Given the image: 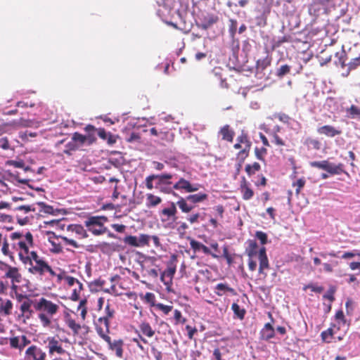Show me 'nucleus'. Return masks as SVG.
I'll list each match as a JSON object with an SVG mask.
<instances>
[{
  "label": "nucleus",
  "mask_w": 360,
  "mask_h": 360,
  "mask_svg": "<svg viewBox=\"0 0 360 360\" xmlns=\"http://www.w3.org/2000/svg\"><path fill=\"white\" fill-rule=\"evenodd\" d=\"M11 250L18 252L20 261L25 266L29 265L27 271L33 275L41 277L46 274H54L49 262L40 257L36 251H30L34 245L33 236L30 232L25 235L22 232H13L10 235Z\"/></svg>",
  "instance_id": "f257e3e1"
},
{
  "label": "nucleus",
  "mask_w": 360,
  "mask_h": 360,
  "mask_svg": "<svg viewBox=\"0 0 360 360\" xmlns=\"http://www.w3.org/2000/svg\"><path fill=\"white\" fill-rule=\"evenodd\" d=\"M34 309L39 312L38 319L44 328L50 327L52 317L59 310V305L52 301L41 297L34 300Z\"/></svg>",
  "instance_id": "f03ea898"
},
{
  "label": "nucleus",
  "mask_w": 360,
  "mask_h": 360,
  "mask_svg": "<svg viewBox=\"0 0 360 360\" xmlns=\"http://www.w3.org/2000/svg\"><path fill=\"white\" fill-rule=\"evenodd\" d=\"M248 246L245 248V254L248 257H254L258 253L259 261V272L263 273V271L269 268V259L264 247L261 248L258 250V245L255 240H248L247 241Z\"/></svg>",
  "instance_id": "7ed1b4c3"
},
{
  "label": "nucleus",
  "mask_w": 360,
  "mask_h": 360,
  "mask_svg": "<svg viewBox=\"0 0 360 360\" xmlns=\"http://www.w3.org/2000/svg\"><path fill=\"white\" fill-rule=\"evenodd\" d=\"M208 195L205 193L191 194L185 198L179 197L176 205L183 213H189L194 208V205L206 200Z\"/></svg>",
  "instance_id": "20e7f679"
},
{
  "label": "nucleus",
  "mask_w": 360,
  "mask_h": 360,
  "mask_svg": "<svg viewBox=\"0 0 360 360\" xmlns=\"http://www.w3.org/2000/svg\"><path fill=\"white\" fill-rule=\"evenodd\" d=\"M108 221V217L105 216H89L84 224L93 235L100 236L105 232L106 228L104 224Z\"/></svg>",
  "instance_id": "39448f33"
},
{
  "label": "nucleus",
  "mask_w": 360,
  "mask_h": 360,
  "mask_svg": "<svg viewBox=\"0 0 360 360\" xmlns=\"http://www.w3.org/2000/svg\"><path fill=\"white\" fill-rule=\"evenodd\" d=\"M176 205V202H172L169 207L162 209L159 213L160 221L166 228L173 229L174 227V222L177 219Z\"/></svg>",
  "instance_id": "423d86ee"
},
{
  "label": "nucleus",
  "mask_w": 360,
  "mask_h": 360,
  "mask_svg": "<svg viewBox=\"0 0 360 360\" xmlns=\"http://www.w3.org/2000/svg\"><path fill=\"white\" fill-rule=\"evenodd\" d=\"M174 177V175L170 173H162L160 174H155V188L158 189L161 193L165 194H172L176 196L177 194L174 193L172 188L169 187L172 182L171 179Z\"/></svg>",
  "instance_id": "0eeeda50"
},
{
  "label": "nucleus",
  "mask_w": 360,
  "mask_h": 360,
  "mask_svg": "<svg viewBox=\"0 0 360 360\" xmlns=\"http://www.w3.org/2000/svg\"><path fill=\"white\" fill-rule=\"evenodd\" d=\"M312 167L326 171L330 175L340 174L344 172V166L342 163L335 165L328 160L314 161L309 163Z\"/></svg>",
  "instance_id": "6e6552de"
},
{
  "label": "nucleus",
  "mask_w": 360,
  "mask_h": 360,
  "mask_svg": "<svg viewBox=\"0 0 360 360\" xmlns=\"http://www.w3.org/2000/svg\"><path fill=\"white\" fill-rule=\"evenodd\" d=\"M236 141L243 146L242 150H240L236 155V158L239 162V167H240L245 160L249 156L252 143L250 141L248 134L245 133H242L238 136L236 139Z\"/></svg>",
  "instance_id": "1a4fd4ad"
},
{
  "label": "nucleus",
  "mask_w": 360,
  "mask_h": 360,
  "mask_svg": "<svg viewBox=\"0 0 360 360\" xmlns=\"http://www.w3.org/2000/svg\"><path fill=\"white\" fill-rule=\"evenodd\" d=\"M95 328L98 335L105 341L109 340L110 322L107 318L99 317L94 321Z\"/></svg>",
  "instance_id": "9d476101"
},
{
  "label": "nucleus",
  "mask_w": 360,
  "mask_h": 360,
  "mask_svg": "<svg viewBox=\"0 0 360 360\" xmlns=\"http://www.w3.org/2000/svg\"><path fill=\"white\" fill-rule=\"evenodd\" d=\"M46 353L39 347L31 345L25 352V360H45Z\"/></svg>",
  "instance_id": "9b49d317"
},
{
  "label": "nucleus",
  "mask_w": 360,
  "mask_h": 360,
  "mask_svg": "<svg viewBox=\"0 0 360 360\" xmlns=\"http://www.w3.org/2000/svg\"><path fill=\"white\" fill-rule=\"evenodd\" d=\"M172 189L184 191L186 193H192L199 189L198 184H192L184 178H180L174 185Z\"/></svg>",
  "instance_id": "f8f14e48"
},
{
  "label": "nucleus",
  "mask_w": 360,
  "mask_h": 360,
  "mask_svg": "<svg viewBox=\"0 0 360 360\" xmlns=\"http://www.w3.org/2000/svg\"><path fill=\"white\" fill-rule=\"evenodd\" d=\"M6 268L5 277L11 279L13 287L16 288L15 284L21 283L22 280L20 269L18 267L10 265H6Z\"/></svg>",
  "instance_id": "ddd939ff"
},
{
  "label": "nucleus",
  "mask_w": 360,
  "mask_h": 360,
  "mask_svg": "<svg viewBox=\"0 0 360 360\" xmlns=\"http://www.w3.org/2000/svg\"><path fill=\"white\" fill-rule=\"evenodd\" d=\"M49 355L63 354L65 353V350L63 348L61 342L56 339L55 337H49L47 338Z\"/></svg>",
  "instance_id": "4468645a"
},
{
  "label": "nucleus",
  "mask_w": 360,
  "mask_h": 360,
  "mask_svg": "<svg viewBox=\"0 0 360 360\" xmlns=\"http://www.w3.org/2000/svg\"><path fill=\"white\" fill-rule=\"evenodd\" d=\"M328 6V5L321 2L320 1L312 0V2L309 6L308 12L310 15L316 18L321 13L327 11Z\"/></svg>",
  "instance_id": "2eb2a0df"
},
{
  "label": "nucleus",
  "mask_w": 360,
  "mask_h": 360,
  "mask_svg": "<svg viewBox=\"0 0 360 360\" xmlns=\"http://www.w3.org/2000/svg\"><path fill=\"white\" fill-rule=\"evenodd\" d=\"M177 262V255L173 254L170 257V259L168 262L167 267L165 271L161 275V280L164 281V278L165 276L169 278V282L172 281V279L174 275L176 273V262Z\"/></svg>",
  "instance_id": "dca6fc26"
},
{
  "label": "nucleus",
  "mask_w": 360,
  "mask_h": 360,
  "mask_svg": "<svg viewBox=\"0 0 360 360\" xmlns=\"http://www.w3.org/2000/svg\"><path fill=\"white\" fill-rule=\"evenodd\" d=\"M105 342L108 345L109 349H110L112 352H115L116 356L118 358L123 357L124 341L122 340L119 339L112 341L110 337L109 336V340Z\"/></svg>",
  "instance_id": "f3484780"
},
{
  "label": "nucleus",
  "mask_w": 360,
  "mask_h": 360,
  "mask_svg": "<svg viewBox=\"0 0 360 360\" xmlns=\"http://www.w3.org/2000/svg\"><path fill=\"white\" fill-rule=\"evenodd\" d=\"M317 132L321 135H325L328 137H335L342 134V131L332 125H323L317 129Z\"/></svg>",
  "instance_id": "a211bd4d"
},
{
  "label": "nucleus",
  "mask_w": 360,
  "mask_h": 360,
  "mask_svg": "<svg viewBox=\"0 0 360 360\" xmlns=\"http://www.w3.org/2000/svg\"><path fill=\"white\" fill-rule=\"evenodd\" d=\"M239 190L242 194L243 199L245 200L251 199L254 195V191L250 188V184L247 181L245 177L242 178Z\"/></svg>",
  "instance_id": "6ab92c4d"
},
{
  "label": "nucleus",
  "mask_w": 360,
  "mask_h": 360,
  "mask_svg": "<svg viewBox=\"0 0 360 360\" xmlns=\"http://www.w3.org/2000/svg\"><path fill=\"white\" fill-rule=\"evenodd\" d=\"M26 300H24L20 307V310L21 312V315L26 319H29L31 318L33 314V311L31 309L32 306H34V301L28 299L25 297Z\"/></svg>",
  "instance_id": "aec40b11"
},
{
  "label": "nucleus",
  "mask_w": 360,
  "mask_h": 360,
  "mask_svg": "<svg viewBox=\"0 0 360 360\" xmlns=\"http://www.w3.org/2000/svg\"><path fill=\"white\" fill-rule=\"evenodd\" d=\"M150 135L158 136L162 140H167L169 135V129L168 127H162L158 124L149 130Z\"/></svg>",
  "instance_id": "412c9836"
},
{
  "label": "nucleus",
  "mask_w": 360,
  "mask_h": 360,
  "mask_svg": "<svg viewBox=\"0 0 360 360\" xmlns=\"http://www.w3.org/2000/svg\"><path fill=\"white\" fill-rule=\"evenodd\" d=\"M64 321L67 326L72 330L73 335H77L82 328L81 325L77 323L69 313L65 314Z\"/></svg>",
  "instance_id": "4be33fe9"
},
{
  "label": "nucleus",
  "mask_w": 360,
  "mask_h": 360,
  "mask_svg": "<svg viewBox=\"0 0 360 360\" xmlns=\"http://www.w3.org/2000/svg\"><path fill=\"white\" fill-rule=\"evenodd\" d=\"M190 245L195 252L202 250L206 255H211L213 258H217L218 257L217 255L212 253L210 250L206 245L194 239H191L190 240Z\"/></svg>",
  "instance_id": "5701e85b"
},
{
  "label": "nucleus",
  "mask_w": 360,
  "mask_h": 360,
  "mask_svg": "<svg viewBox=\"0 0 360 360\" xmlns=\"http://www.w3.org/2000/svg\"><path fill=\"white\" fill-rule=\"evenodd\" d=\"M219 133L221 136L222 140L226 141L230 143L233 142L235 136V132L233 129H231L229 124H226L223 127H221Z\"/></svg>",
  "instance_id": "b1692460"
},
{
  "label": "nucleus",
  "mask_w": 360,
  "mask_h": 360,
  "mask_svg": "<svg viewBox=\"0 0 360 360\" xmlns=\"http://www.w3.org/2000/svg\"><path fill=\"white\" fill-rule=\"evenodd\" d=\"M334 63L336 66H340L342 68L347 66V54L343 49H340V51L335 52L334 55Z\"/></svg>",
  "instance_id": "393cba45"
},
{
  "label": "nucleus",
  "mask_w": 360,
  "mask_h": 360,
  "mask_svg": "<svg viewBox=\"0 0 360 360\" xmlns=\"http://www.w3.org/2000/svg\"><path fill=\"white\" fill-rule=\"evenodd\" d=\"M214 292L218 296H222L226 292H229L233 295H236L237 294L235 289L229 287L226 283H218L216 285Z\"/></svg>",
  "instance_id": "a878e982"
},
{
  "label": "nucleus",
  "mask_w": 360,
  "mask_h": 360,
  "mask_svg": "<svg viewBox=\"0 0 360 360\" xmlns=\"http://www.w3.org/2000/svg\"><path fill=\"white\" fill-rule=\"evenodd\" d=\"M68 230L75 233L79 238L83 239L87 238L89 236L84 226L80 224H71L68 227Z\"/></svg>",
  "instance_id": "bb28decb"
},
{
  "label": "nucleus",
  "mask_w": 360,
  "mask_h": 360,
  "mask_svg": "<svg viewBox=\"0 0 360 360\" xmlns=\"http://www.w3.org/2000/svg\"><path fill=\"white\" fill-rule=\"evenodd\" d=\"M84 131L88 134L87 135H85L86 143L87 145L89 146L96 142V137L95 136V127L91 124H88L84 127Z\"/></svg>",
  "instance_id": "cd10ccee"
},
{
  "label": "nucleus",
  "mask_w": 360,
  "mask_h": 360,
  "mask_svg": "<svg viewBox=\"0 0 360 360\" xmlns=\"http://www.w3.org/2000/svg\"><path fill=\"white\" fill-rule=\"evenodd\" d=\"M261 336L265 340H269L275 336L274 329L271 323H267L264 325L261 331Z\"/></svg>",
  "instance_id": "c85d7f7f"
},
{
  "label": "nucleus",
  "mask_w": 360,
  "mask_h": 360,
  "mask_svg": "<svg viewBox=\"0 0 360 360\" xmlns=\"http://www.w3.org/2000/svg\"><path fill=\"white\" fill-rule=\"evenodd\" d=\"M139 327L141 333L148 338H152L155 335V330L152 328L148 322L142 321Z\"/></svg>",
  "instance_id": "c756f323"
},
{
  "label": "nucleus",
  "mask_w": 360,
  "mask_h": 360,
  "mask_svg": "<svg viewBox=\"0 0 360 360\" xmlns=\"http://www.w3.org/2000/svg\"><path fill=\"white\" fill-rule=\"evenodd\" d=\"M13 308V303L10 300L4 301L0 297V313L4 315H10Z\"/></svg>",
  "instance_id": "7c9ffc66"
},
{
  "label": "nucleus",
  "mask_w": 360,
  "mask_h": 360,
  "mask_svg": "<svg viewBox=\"0 0 360 360\" xmlns=\"http://www.w3.org/2000/svg\"><path fill=\"white\" fill-rule=\"evenodd\" d=\"M219 20V18L217 15L209 14L205 16L201 24V27L204 30H207L212 25L216 23Z\"/></svg>",
  "instance_id": "2f4dec72"
},
{
  "label": "nucleus",
  "mask_w": 360,
  "mask_h": 360,
  "mask_svg": "<svg viewBox=\"0 0 360 360\" xmlns=\"http://www.w3.org/2000/svg\"><path fill=\"white\" fill-rule=\"evenodd\" d=\"M146 205L147 207H156L162 202V198L159 196L155 195L153 193H147Z\"/></svg>",
  "instance_id": "473e14b6"
},
{
  "label": "nucleus",
  "mask_w": 360,
  "mask_h": 360,
  "mask_svg": "<svg viewBox=\"0 0 360 360\" xmlns=\"http://www.w3.org/2000/svg\"><path fill=\"white\" fill-rule=\"evenodd\" d=\"M1 245V252L4 255L8 256L10 259L12 260L14 259V252L12 251L11 249H10L9 246L11 245V243H9L7 238H4L3 239V242Z\"/></svg>",
  "instance_id": "72a5a7b5"
},
{
  "label": "nucleus",
  "mask_w": 360,
  "mask_h": 360,
  "mask_svg": "<svg viewBox=\"0 0 360 360\" xmlns=\"http://www.w3.org/2000/svg\"><path fill=\"white\" fill-rule=\"evenodd\" d=\"M304 145L308 148L319 150L321 149V142L316 139L311 137H308L304 141Z\"/></svg>",
  "instance_id": "f704fd0d"
},
{
  "label": "nucleus",
  "mask_w": 360,
  "mask_h": 360,
  "mask_svg": "<svg viewBox=\"0 0 360 360\" xmlns=\"http://www.w3.org/2000/svg\"><path fill=\"white\" fill-rule=\"evenodd\" d=\"M261 169V165L258 162L253 164H248L245 165V171L249 176L254 175L256 172Z\"/></svg>",
  "instance_id": "c9c22d12"
},
{
  "label": "nucleus",
  "mask_w": 360,
  "mask_h": 360,
  "mask_svg": "<svg viewBox=\"0 0 360 360\" xmlns=\"http://www.w3.org/2000/svg\"><path fill=\"white\" fill-rule=\"evenodd\" d=\"M271 58L269 56H266L264 58L259 59L257 61V68L263 71L271 65Z\"/></svg>",
  "instance_id": "e433bc0d"
},
{
  "label": "nucleus",
  "mask_w": 360,
  "mask_h": 360,
  "mask_svg": "<svg viewBox=\"0 0 360 360\" xmlns=\"http://www.w3.org/2000/svg\"><path fill=\"white\" fill-rule=\"evenodd\" d=\"M231 309L233 310L234 314L240 320H243L245 317L246 311L243 308H240V307L237 303H233L231 305Z\"/></svg>",
  "instance_id": "4c0bfd02"
},
{
  "label": "nucleus",
  "mask_w": 360,
  "mask_h": 360,
  "mask_svg": "<svg viewBox=\"0 0 360 360\" xmlns=\"http://www.w3.org/2000/svg\"><path fill=\"white\" fill-rule=\"evenodd\" d=\"M72 139L78 146V148L84 146L86 143L85 135H83L79 132H75L72 134Z\"/></svg>",
  "instance_id": "58836bf2"
},
{
  "label": "nucleus",
  "mask_w": 360,
  "mask_h": 360,
  "mask_svg": "<svg viewBox=\"0 0 360 360\" xmlns=\"http://www.w3.org/2000/svg\"><path fill=\"white\" fill-rule=\"evenodd\" d=\"M141 272L143 276H148L156 278L158 276V270L155 269H147L145 265L141 264Z\"/></svg>",
  "instance_id": "ea45409f"
},
{
  "label": "nucleus",
  "mask_w": 360,
  "mask_h": 360,
  "mask_svg": "<svg viewBox=\"0 0 360 360\" xmlns=\"http://www.w3.org/2000/svg\"><path fill=\"white\" fill-rule=\"evenodd\" d=\"M291 70V66L287 64L282 65L276 70V75L278 78H283L285 75L289 74Z\"/></svg>",
  "instance_id": "a19ab883"
},
{
  "label": "nucleus",
  "mask_w": 360,
  "mask_h": 360,
  "mask_svg": "<svg viewBox=\"0 0 360 360\" xmlns=\"http://www.w3.org/2000/svg\"><path fill=\"white\" fill-rule=\"evenodd\" d=\"M78 146L76 145V143L74 142V141L71 139V141H69L65 145V148L63 150V153L69 156L72 155V152L76 151L78 150Z\"/></svg>",
  "instance_id": "79ce46f5"
},
{
  "label": "nucleus",
  "mask_w": 360,
  "mask_h": 360,
  "mask_svg": "<svg viewBox=\"0 0 360 360\" xmlns=\"http://www.w3.org/2000/svg\"><path fill=\"white\" fill-rule=\"evenodd\" d=\"M267 154V149L265 147L255 148V155L257 160L265 162V156Z\"/></svg>",
  "instance_id": "37998d69"
},
{
  "label": "nucleus",
  "mask_w": 360,
  "mask_h": 360,
  "mask_svg": "<svg viewBox=\"0 0 360 360\" xmlns=\"http://www.w3.org/2000/svg\"><path fill=\"white\" fill-rule=\"evenodd\" d=\"M347 112L351 118H360V108L354 105H352L349 108L347 109Z\"/></svg>",
  "instance_id": "c03bdc74"
},
{
  "label": "nucleus",
  "mask_w": 360,
  "mask_h": 360,
  "mask_svg": "<svg viewBox=\"0 0 360 360\" xmlns=\"http://www.w3.org/2000/svg\"><path fill=\"white\" fill-rule=\"evenodd\" d=\"M86 303H87V300L86 299H83V300H80L79 304L77 307L78 310H81L80 315H81V318L83 321L85 320L86 314H87V308L86 307Z\"/></svg>",
  "instance_id": "a18cd8bd"
},
{
  "label": "nucleus",
  "mask_w": 360,
  "mask_h": 360,
  "mask_svg": "<svg viewBox=\"0 0 360 360\" xmlns=\"http://www.w3.org/2000/svg\"><path fill=\"white\" fill-rule=\"evenodd\" d=\"M140 297L146 302L150 304L151 306L155 305V296L153 292H146L145 295H140Z\"/></svg>",
  "instance_id": "49530a36"
},
{
  "label": "nucleus",
  "mask_w": 360,
  "mask_h": 360,
  "mask_svg": "<svg viewBox=\"0 0 360 360\" xmlns=\"http://www.w3.org/2000/svg\"><path fill=\"white\" fill-rule=\"evenodd\" d=\"M123 240L131 247H139L138 237L135 236H127L124 238Z\"/></svg>",
  "instance_id": "de8ad7c7"
},
{
  "label": "nucleus",
  "mask_w": 360,
  "mask_h": 360,
  "mask_svg": "<svg viewBox=\"0 0 360 360\" xmlns=\"http://www.w3.org/2000/svg\"><path fill=\"white\" fill-rule=\"evenodd\" d=\"M306 181L304 178L297 179L295 182L292 183V186L296 187L295 193L298 195L301 189L304 186Z\"/></svg>",
  "instance_id": "09e8293b"
},
{
  "label": "nucleus",
  "mask_w": 360,
  "mask_h": 360,
  "mask_svg": "<svg viewBox=\"0 0 360 360\" xmlns=\"http://www.w3.org/2000/svg\"><path fill=\"white\" fill-rule=\"evenodd\" d=\"M150 236L146 234H141L138 238L139 247L148 245Z\"/></svg>",
  "instance_id": "8fccbe9b"
},
{
  "label": "nucleus",
  "mask_w": 360,
  "mask_h": 360,
  "mask_svg": "<svg viewBox=\"0 0 360 360\" xmlns=\"http://www.w3.org/2000/svg\"><path fill=\"white\" fill-rule=\"evenodd\" d=\"M83 288L82 283H79L77 288L73 289L72 292L70 296V299L72 301H77L79 298V293Z\"/></svg>",
  "instance_id": "3c124183"
},
{
  "label": "nucleus",
  "mask_w": 360,
  "mask_h": 360,
  "mask_svg": "<svg viewBox=\"0 0 360 360\" xmlns=\"http://www.w3.org/2000/svg\"><path fill=\"white\" fill-rule=\"evenodd\" d=\"M37 204L41 208V211H43L44 212L46 213V214H53L54 209L52 206L46 205L44 202H39Z\"/></svg>",
  "instance_id": "603ef678"
},
{
  "label": "nucleus",
  "mask_w": 360,
  "mask_h": 360,
  "mask_svg": "<svg viewBox=\"0 0 360 360\" xmlns=\"http://www.w3.org/2000/svg\"><path fill=\"white\" fill-rule=\"evenodd\" d=\"M155 179V174H150L145 179L146 186L148 190H152L155 188L153 185V181Z\"/></svg>",
  "instance_id": "864d4df0"
},
{
  "label": "nucleus",
  "mask_w": 360,
  "mask_h": 360,
  "mask_svg": "<svg viewBox=\"0 0 360 360\" xmlns=\"http://www.w3.org/2000/svg\"><path fill=\"white\" fill-rule=\"evenodd\" d=\"M333 335V330L332 328H328L321 333V336L324 342H330V338H332Z\"/></svg>",
  "instance_id": "5fc2aeb1"
},
{
  "label": "nucleus",
  "mask_w": 360,
  "mask_h": 360,
  "mask_svg": "<svg viewBox=\"0 0 360 360\" xmlns=\"http://www.w3.org/2000/svg\"><path fill=\"white\" fill-rule=\"evenodd\" d=\"M269 135L272 136L273 141L276 145L278 146H285V141L276 132H271L269 133Z\"/></svg>",
  "instance_id": "6e6d98bb"
},
{
  "label": "nucleus",
  "mask_w": 360,
  "mask_h": 360,
  "mask_svg": "<svg viewBox=\"0 0 360 360\" xmlns=\"http://www.w3.org/2000/svg\"><path fill=\"white\" fill-rule=\"evenodd\" d=\"M255 236L260 241L262 245H265L267 243L268 238L266 233L261 231H256Z\"/></svg>",
  "instance_id": "4d7b16f0"
},
{
  "label": "nucleus",
  "mask_w": 360,
  "mask_h": 360,
  "mask_svg": "<svg viewBox=\"0 0 360 360\" xmlns=\"http://www.w3.org/2000/svg\"><path fill=\"white\" fill-rule=\"evenodd\" d=\"M174 318L175 320V324L176 325L179 323H184L186 322V319L182 317L181 312L178 309L174 310Z\"/></svg>",
  "instance_id": "13d9d810"
},
{
  "label": "nucleus",
  "mask_w": 360,
  "mask_h": 360,
  "mask_svg": "<svg viewBox=\"0 0 360 360\" xmlns=\"http://www.w3.org/2000/svg\"><path fill=\"white\" fill-rule=\"evenodd\" d=\"M10 346L11 348L18 349L21 351L20 340L19 337H13L10 338Z\"/></svg>",
  "instance_id": "bf43d9fd"
},
{
  "label": "nucleus",
  "mask_w": 360,
  "mask_h": 360,
  "mask_svg": "<svg viewBox=\"0 0 360 360\" xmlns=\"http://www.w3.org/2000/svg\"><path fill=\"white\" fill-rule=\"evenodd\" d=\"M201 217V215L199 212L193 213L190 215H188L186 217V219L188 221H189L191 224H197L199 222V220Z\"/></svg>",
  "instance_id": "052dcab7"
},
{
  "label": "nucleus",
  "mask_w": 360,
  "mask_h": 360,
  "mask_svg": "<svg viewBox=\"0 0 360 360\" xmlns=\"http://www.w3.org/2000/svg\"><path fill=\"white\" fill-rule=\"evenodd\" d=\"M132 341L136 344V346L142 351L145 349L143 346L141 344L140 341H142L143 343L147 344L148 341L145 339L141 335H139V338H134L132 339Z\"/></svg>",
  "instance_id": "680f3d73"
},
{
  "label": "nucleus",
  "mask_w": 360,
  "mask_h": 360,
  "mask_svg": "<svg viewBox=\"0 0 360 360\" xmlns=\"http://www.w3.org/2000/svg\"><path fill=\"white\" fill-rule=\"evenodd\" d=\"M359 65H360V57L352 58L347 63L348 69L349 70L355 69Z\"/></svg>",
  "instance_id": "e2e57ef3"
},
{
  "label": "nucleus",
  "mask_w": 360,
  "mask_h": 360,
  "mask_svg": "<svg viewBox=\"0 0 360 360\" xmlns=\"http://www.w3.org/2000/svg\"><path fill=\"white\" fill-rule=\"evenodd\" d=\"M64 278L67 284L70 287L73 286L75 284H77L78 286L79 283H82L78 279L70 276H67Z\"/></svg>",
  "instance_id": "0e129e2a"
},
{
  "label": "nucleus",
  "mask_w": 360,
  "mask_h": 360,
  "mask_svg": "<svg viewBox=\"0 0 360 360\" xmlns=\"http://www.w3.org/2000/svg\"><path fill=\"white\" fill-rule=\"evenodd\" d=\"M158 309L161 310L165 314H168L172 310L173 307L170 305H165L162 303L156 304Z\"/></svg>",
  "instance_id": "69168bd1"
},
{
  "label": "nucleus",
  "mask_w": 360,
  "mask_h": 360,
  "mask_svg": "<svg viewBox=\"0 0 360 360\" xmlns=\"http://www.w3.org/2000/svg\"><path fill=\"white\" fill-rule=\"evenodd\" d=\"M276 117L279 120V121L285 124H288L290 121L292 120L288 115L283 112L277 114Z\"/></svg>",
  "instance_id": "338daca9"
},
{
  "label": "nucleus",
  "mask_w": 360,
  "mask_h": 360,
  "mask_svg": "<svg viewBox=\"0 0 360 360\" xmlns=\"http://www.w3.org/2000/svg\"><path fill=\"white\" fill-rule=\"evenodd\" d=\"M105 316H104V318H107V319L110 320V319H112L114 316L115 314V310L110 307V305L108 304L105 308Z\"/></svg>",
  "instance_id": "774afa93"
}]
</instances>
